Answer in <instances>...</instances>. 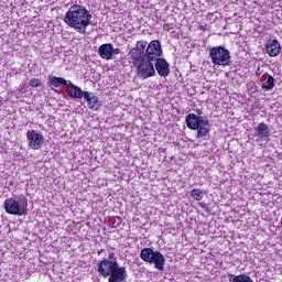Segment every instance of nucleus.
I'll list each match as a JSON object with an SVG mask.
<instances>
[{
    "instance_id": "obj_1",
    "label": "nucleus",
    "mask_w": 282,
    "mask_h": 282,
    "mask_svg": "<svg viewBox=\"0 0 282 282\" xmlns=\"http://www.w3.org/2000/svg\"><path fill=\"white\" fill-rule=\"evenodd\" d=\"M91 19L94 17L87 8L80 4H73L65 13L63 21L68 28L76 30L79 34H85L87 28L91 25Z\"/></svg>"
},
{
    "instance_id": "obj_2",
    "label": "nucleus",
    "mask_w": 282,
    "mask_h": 282,
    "mask_svg": "<svg viewBox=\"0 0 282 282\" xmlns=\"http://www.w3.org/2000/svg\"><path fill=\"white\" fill-rule=\"evenodd\" d=\"M97 272L99 276L108 278V282H124L129 276L127 273V267H120L118 261L109 259L101 260L97 265Z\"/></svg>"
},
{
    "instance_id": "obj_3",
    "label": "nucleus",
    "mask_w": 282,
    "mask_h": 282,
    "mask_svg": "<svg viewBox=\"0 0 282 282\" xmlns=\"http://www.w3.org/2000/svg\"><path fill=\"white\" fill-rule=\"evenodd\" d=\"M186 124L187 129L197 131L196 138H206L210 133V122L206 117L189 113L186 116Z\"/></svg>"
},
{
    "instance_id": "obj_4",
    "label": "nucleus",
    "mask_w": 282,
    "mask_h": 282,
    "mask_svg": "<svg viewBox=\"0 0 282 282\" xmlns=\"http://www.w3.org/2000/svg\"><path fill=\"white\" fill-rule=\"evenodd\" d=\"M3 208L8 215L23 217L28 215V198L23 195L8 198L4 200Z\"/></svg>"
},
{
    "instance_id": "obj_5",
    "label": "nucleus",
    "mask_w": 282,
    "mask_h": 282,
    "mask_svg": "<svg viewBox=\"0 0 282 282\" xmlns=\"http://www.w3.org/2000/svg\"><path fill=\"white\" fill-rule=\"evenodd\" d=\"M140 259L145 263H153L156 270H164V265L166 263V258L164 254L158 250H153V248H144L140 252Z\"/></svg>"
},
{
    "instance_id": "obj_6",
    "label": "nucleus",
    "mask_w": 282,
    "mask_h": 282,
    "mask_svg": "<svg viewBox=\"0 0 282 282\" xmlns=\"http://www.w3.org/2000/svg\"><path fill=\"white\" fill-rule=\"evenodd\" d=\"M209 58L214 65L228 67L231 61L230 51L225 46H214L209 51Z\"/></svg>"
},
{
    "instance_id": "obj_7",
    "label": "nucleus",
    "mask_w": 282,
    "mask_h": 282,
    "mask_svg": "<svg viewBox=\"0 0 282 282\" xmlns=\"http://www.w3.org/2000/svg\"><path fill=\"white\" fill-rule=\"evenodd\" d=\"M137 67V76L141 80H147V78H152L155 76V66H153V62L145 59L135 65Z\"/></svg>"
},
{
    "instance_id": "obj_8",
    "label": "nucleus",
    "mask_w": 282,
    "mask_h": 282,
    "mask_svg": "<svg viewBox=\"0 0 282 282\" xmlns=\"http://www.w3.org/2000/svg\"><path fill=\"white\" fill-rule=\"evenodd\" d=\"M162 56V44L158 40H153L149 43L145 50V59L151 63L160 61Z\"/></svg>"
},
{
    "instance_id": "obj_9",
    "label": "nucleus",
    "mask_w": 282,
    "mask_h": 282,
    "mask_svg": "<svg viewBox=\"0 0 282 282\" xmlns=\"http://www.w3.org/2000/svg\"><path fill=\"white\" fill-rule=\"evenodd\" d=\"M26 140L30 149H33L34 151H39V149L45 144V137H43V133L39 132L37 130L28 131Z\"/></svg>"
},
{
    "instance_id": "obj_10",
    "label": "nucleus",
    "mask_w": 282,
    "mask_h": 282,
    "mask_svg": "<svg viewBox=\"0 0 282 282\" xmlns=\"http://www.w3.org/2000/svg\"><path fill=\"white\" fill-rule=\"evenodd\" d=\"M269 56H279L281 54V43L276 39H269L265 44Z\"/></svg>"
},
{
    "instance_id": "obj_11",
    "label": "nucleus",
    "mask_w": 282,
    "mask_h": 282,
    "mask_svg": "<svg viewBox=\"0 0 282 282\" xmlns=\"http://www.w3.org/2000/svg\"><path fill=\"white\" fill-rule=\"evenodd\" d=\"M256 138L260 140H268L270 138L272 130H270V126L268 123L260 122L258 127L254 128Z\"/></svg>"
},
{
    "instance_id": "obj_12",
    "label": "nucleus",
    "mask_w": 282,
    "mask_h": 282,
    "mask_svg": "<svg viewBox=\"0 0 282 282\" xmlns=\"http://www.w3.org/2000/svg\"><path fill=\"white\" fill-rule=\"evenodd\" d=\"M155 69L159 74V76H163L166 78L169 74H171V66L169 65V62L164 58H160L155 62Z\"/></svg>"
},
{
    "instance_id": "obj_13",
    "label": "nucleus",
    "mask_w": 282,
    "mask_h": 282,
    "mask_svg": "<svg viewBox=\"0 0 282 282\" xmlns=\"http://www.w3.org/2000/svg\"><path fill=\"white\" fill-rule=\"evenodd\" d=\"M66 88H67V94L70 98H78V99L85 98V91H83L80 87L74 85L72 80H68Z\"/></svg>"
},
{
    "instance_id": "obj_14",
    "label": "nucleus",
    "mask_w": 282,
    "mask_h": 282,
    "mask_svg": "<svg viewBox=\"0 0 282 282\" xmlns=\"http://www.w3.org/2000/svg\"><path fill=\"white\" fill-rule=\"evenodd\" d=\"M84 99L88 104L89 109H98V107H100V101L98 100V97H96V94L91 91H85Z\"/></svg>"
},
{
    "instance_id": "obj_15",
    "label": "nucleus",
    "mask_w": 282,
    "mask_h": 282,
    "mask_svg": "<svg viewBox=\"0 0 282 282\" xmlns=\"http://www.w3.org/2000/svg\"><path fill=\"white\" fill-rule=\"evenodd\" d=\"M262 80H265V83H262L261 89L263 91H272L274 89V77L270 74H263Z\"/></svg>"
},
{
    "instance_id": "obj_16",
    "label": "nucleus",
    "mask_w": 282,
    "mask_h": 282,
    "mask_svg": "<svg viewBox=\"0 0 282 282\" xmlns=\"http://www.w3.org/2000/svg\"><path fill=\"white\" fill-rule=\"evenodd\" d=\"M129 56L134 66H137L139 63L147 61L145 53H141L140 51H137L135 48H132L129 52Z\"/></svg>"
},
{
    "instance_id": "obj_17",
    "label": "nucleus",
    "mask_w": 282,
    "mask_h": 282,
    "mask_svg": "<svg viewBox=\"0 0 282 282\" xmlns=\"http://www.w3.org/2000/svg\"><path fill=\"white\" fill-rule=\"evenodd\" d=\"M98 54L100 58L105 61H111V44H102L98 48Z\"/></svg>"
},
{
    "instance_id": "obj_18",
    "label": "nucleus",
    "mask_w": 282,
    "mask_h": 282,
    "mask_svg": "<svg viewBox=\"0 0 282 282\" xmlns=\"http://www.w3.org/2000/svg\"><path fill=\"white\" fill-rule=\"evenodd\" d=\"M48 83L50 85H53V87H61V85H64L65 87H67V85H69V80H66L63 77H56V76L50 77Z\"/></svg>"
},
{
    "instance_id": "obj_19",
    "label": "nucleus",
    "mask_w": 282,
    "mask_h": 282,
    "mask_svg": "<svg viewBox=\"0 0 282 282\" xmlns=\"http://www.w3.org/2000/svg\"><path fill=\"white\" fill-rule=\"evenodd\" d=\"M191 197H193V199H196V202H202V199H204V191L199 188H194L191 192Z\"/></svg>"
},
{
    "instance_id": "obj_20",
    "label": "nucleus",
    "mask_w": 282,
    "mask_h": 282,
    "mask_svg": "<svg viewBox=\"0 0 282 282\" xmlns=\"http://www.w3.org/2000/svg\"><path fill=\"white\" fill-rule=\"evenodd\" d=\"M137 52H141V54H145L147 52V41L137 42V46L134 47Z\"/></svg>"
},
{
    "instance_id": "obj_21",
    "label": "nucleus",
    "mask_w": 282,
    "mask_h": 282,
    "mask_svg": "<svg viewBox=\"0 0 282 282\" xmlns=\"http://www.w3.org/2000/svg\"><path fill=\"white\" fill-rule=\"evenodd\" d=\"M30 86L31 87H41V80L39 78H32L30 80Z\"/></svg>"
},
{
    "instance_id": "obj_22",
    "label": "nucleus",
    "mask_w": 282,
    "mask_h": 282,
    "mask_svg": "<svg viewBox=\"0 0 282 282\" xmlns=\"http://www.w3.org/2000/svg\"><path fill=\"white\" fill-rule=\"evenodd\" d=\"M113 54H120V48H113V44H111V58H113Z\"/></svg>"
},
{
    "instance_id": "obj_23",
    "label": "nucleus",
    "mask_w": 282,
    "mask_h": 282,
    "mask_svg": "<svg viewBox=\"0 0 282 282\" xmlns=\"http://www.w3.org/2000/svg\"><path fill=\"white\" fill-rule=\"evenodd\" d=\"M108 260H109V261H118V258H116V253L109 252V254H108Z\"/></svg>"
},
{
    "instance_id": "obj_24",
    "label": "nucleus",
    "mask_w": 282,
    "mask_h": 282,
    "mask_svg": "<svg viewBox=\"0 0 282 282\" xmlns=\"http://www.w3.org/2000/svg\"><path fill=\"white\" fill-rule=\"evenodd\" d=\"M98 254H102V249L98 251Z\"/></svg>"
},
{
    "instance_id": "obj_25",
    "label": "nucleus",
    "mask_w": 282,
    "mask_h": 282,
    "mask_svg": "<svg viewBox=\"0 0 282 282\" xmlns=\"http://www.w3.org/2000/svg\"><path fill=\"white\" fill-rule=\"evenodd\" d=\"M197 113H198V116H200V115H202V112H200L199 110H197Z\"/></svg>"
}]
</instances>
